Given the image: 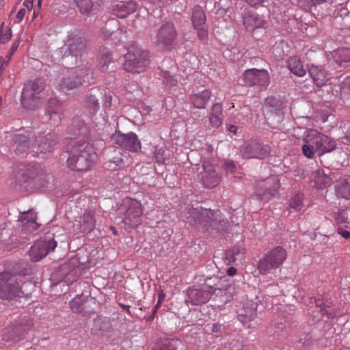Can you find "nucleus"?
Here are the masks:
<instances>
[{
    "label": "nucleus",
    "instance_id": "obj_57",
    "mask_svg": "<svg viewBox=\"0 0 350 350\" xmlns=\"http://www.w3.org/2000/svg\"><path fill=\"white\" fill-rule=\"evenodd\" d=\"M12 32L10 29H8L3 35L1 34V43L8 42L12 38Z\"/></svg>",
    "mask_w": 350,
    "mask_h": 350
},
{
    "label": "nucleus",
    "instance_id": "obj_31",
    "mask_svg": "<svg viewBox=\"0 0 350 350\" xmlns=\"http://www.w3.org/2000/svg\"><path fill=\"white\" fill-rule=\"evenodd\" d=\"M279 267L273 262L263 256L258 262V270L262 275L273 274Z\"/></svg>",
    "mask_w": 350,
    "mask_h": 350
},
{
    "label": "nucleus",
    "instance_id": "obj_46",
    "mask_svg": "<svg viewBox=\"0 0 350 350\" xmlns=\"http://www.w3.org/2000/svg\"><path fill=\"white\" fill-rule=\"evenodd\" d=\"M194 29L197 31L199 40L203 43H206L208 40V32L207 27L206 25H204L198 27H195Z\"/></svg>",
    "mask_w": 350,
    "mask_h": 350
},
{
    "label": "nucleus",
    "instance_id": "obj_44",
    "mask_svg": "<svg viewBox=\"0 0 350 350\" xmlns=\"http://www.w3.org/2000/svg\"><path fill=\"white\" fill-rule=\"evenodd\" d=\"M94 325L100 330H106L110 327L109 319L98 317L94 320Z\"/></svg>",
    "mask_w": 350,
    "mask_h": 350
},
{
    "label": "nucleus",
    "instance_id": "obj_32",
    "mask_svg": "<svg viewBox=\"0 0 350 350\" xmlns=\"http://www.w3.org/2000/svg\"><path fill=\"white\" fill-rule=\"evenodd\" d=\"M100 1L101 0H75V2L81 13L88 14L93 10L94 7L100 5L99 1Z\"/></svg>",
    "mask_w": 350,
    "mask_h": 350
},
{
    "label": "nucleus",
    "instance_id": "obj_9",
    "mask_svg": "<svg viewBox=\"0 0 350 350\" xmlns=\"http://www.w3.org/2000/svg\"><path fill=\"white\" fill-rule=\"evenodd\" d=\"M149 57V53L141 48L129 50L124 55V68L132 73L142 72L146 70L150 64Z\"/></svg>",
    "mask_w": 350,
    "mask_h": 350
},
{
    "label": "nucleus",
    "instance_id": "obj_7",
    "mask_svg": "<svg viewBox=\"0 0 350 350\" xmlns=\"http://www.w3.org/2000/svg\"><path fill=\"white\" fill-rule=\"evenodd\" d=\"M187 219L191 225H204L209 223L211 226L219 224L225 226L228 220L222 217L219 210H207L202 207L192 208L188 211Z\"/></svg>",
    "mask_w": 350,
    "mask_h": 350
},
{
    "label": "nucleus",
    "instance_id": "obj_63",
    "mask_svg": "<svg viewBox=\"0 0 350 350\" xmlns=\"http://www.w3.org/2000/svg\"><path fill=\"white\" fill-rule=\"evenodd\" d=\"M23 5L27 9H31L33 6V0H24Z\"/></svg>",
    "mask_w": 350,
    "mask_h": 350
},
{
    "label": "nucleus",
    "instance_id": "obj_13",
    "mask_svg": "<svg viewBox=\"0 0 350 350\" xmlns=\"http://www.w3.org/2000/svg\"><path fill=\"white\" fill-rule=\"evenodd\" d=\"M271 147L256 140L245 142L241 147V153L244 158L262 159L269 155Z\"/></svg>",
    "mask_w": 350,
    "mask_h": 350
},
{
    "label": "nucleus",
    "instance_id": "obj_24",
    "mask_svg": "<svg viewBox=\"0 0 350 350\" xmlns=\"http://www.w3.org/2000/svg\"><path fill=\"white\" fill-rule=\"evenodd\" d=\"M308 72L317 85L321 87L325 84L327 80V73L321 66L311 64L308 68Z\"/></svg>",
    "mask_w": 350,
    "mask_h": 350
},
{
    "label": "nucleus",
    "instance_id": "obj_19",
    "mask_svg": "<svg viewBox=\"0 0 350 350\" xmlns=\"http://www.w3.org/2000/svg\"><path fill=\"white\" fill-rule=\"evenodd\" d=\"M64 109L62 103L57 98H51L49 100L46 116L51 124L58 126L62 120Z\"/></svg>",
    "mask_w": 350,
    "mask_h": 350
},
{
    "label": "nucleus",
    "instance_id": "obj_50",
    "mask_svg": "<svg viewBox=\"0 0 350 350\" xmlns=\"http://www.w3.org/2000/svg\"><path fill=\"white\" fill-rule=\"evenodd\" d=\"M77 278V269H71L68 273L65 274L63 281L66 282L68 284H71L73 281L76 280Z\"/></svg>",
    "mask_w": 350,
    "mask_h": 350
},
{
    "label": "nucleus",
    "instance_id": "obj_21",
    "mask_svg": "<svg viewBox=\"0 0 350 350\" xmlns=\"http://www.w3.org/2000/svg\"><path fill=\"white\" fill-rule=\"evenodd\" d=\"M137 8V4L133 1H116L111 5L112 13L117 17L122 18L135 12Z\"/></svg>",
    "mask_w": 350,
    "mask_h": 350
},
{
    "label": "nucleus",
    "instance_id": "obj_35",
    "mask_svg": "<svg viewBox=\"0 0 350 350\" xmlns=\"http://www.w3.org/2000/svg\"><path fill=\"white\" fill-rule=\"evenodd\" d=\"M85 107L92 115H95L100 109L98 97L92 94L87 95L85 98Z\"/></svg>",
    "mask_w": 350,
    "mask_h": 350
},
{
    "label": "nucleus",
    "instance_id": "obj_3",
    "mask_svg": "<svg viewBox=\"0 0 350 350\" xmlns=\"http://www.w3.org/2000/svg\"><path fill=\"white\" fill-rule=\"evenodd\" d=\"M303 142L302 152L308 159H312L315 152L322 156L336 148L334 139L315 129L308 130Z\"/></svg>",
    "mask_w": 350,
    "mask_h": 350
},
{
    "label": "nucleus",
    "instance_id": "obj_10",
    "mask_svg": "<svg viewBox=\"0 0 350 350\" xmlns=\"http://www.w3.org/2000/svg\"><path fill=\"white\" fill-rule=\"evenodd\" d=\"M230 290L228 285L221 286L219 284L211 286L204 284L200 288H190L187 291L188 298L186 301L191 303L192 305H200L207 302L211 297L213 293H216L217 291L219 292L228 291Z\"/></svg>",
    "mask_w": 350,
    "mask_h": 350
},
{
    "label": "nucleus",
    "instance_id": "obj_58",
    "mask_svg": "<svg viewBox=\"0 0 350 350\" xmlns=\"http://www.w3.org/2000/svg\"><path fill=\"white\" fill-rule=\"evenodd\" d=\"M338 234L342 235V237H344L345 239H350V232H349L346 230H343L341 228L338 227Z\"/></svg>",
    "mask_w": 350,
    "mask_h": 350
},
{
    "label": "nucleus",
    "instance_id": "obj_17",
    "mask_svg": "<svg viewBox=\"0 0 350 350\" xmlns=\"http://www.w3.org/2000/svg\"><path fill=\"white\" fill-rule=\"evenodd\" d=\"M243 80L244 83L248 86L266 87L269 83V76L265 70L249 69L244 72Z\"/></svg>",
    "mask_w": 350,
    "mask_h": 350
},
{
    "label": "nucleus",
    "instance_id": "obj_8",
    "mask_svg": "<svg viewBox=\"0 0 350 350\" xmlns=\"http://www.w3.org/2000/svg\"><path fill=\"white\" fill-rule=\"evenodd\" d=\"M45 87L43 79H36L25 83L21 94V104L28 109H34L40 103V93Z\"/></svg>",
    "mask_w": 350,
    "mask_h": 350
},
{
    "label": "nucleus",
    "instance_id": "obj_29",
    "mask_svg": "<svg viewBox=\"0 0 350 350\" xmlns=\"http://www.w3.org/2000/svg\"><path fill=\"white\" fill-rule=\"evenodd\" d=\"M209 122L214 128H218L222 123V107L219 103L213 105L209 113Z\"/></svg>",
    "mask_w": 350,
    "mask_h": 350
},
{
    "label": "nucleus",
    "instance_id": "obj_64",
    "mask_svg": "<svg viewBox=\"0 0 350 350\" xmlns=\"http://www.w3.org/2000/svg\"><path fill=\"white\" fill-rule=\"evenodd\" d=\"M228 130L232 133H236L237 130V126L235 125H228Z\"/></svg>",
    "mask_w": 350,
    "mask_h": 350
},
{
    "label": "nucleus",
    "instance_id": "obj_11",
    "mask_svg": "<svg viewBox=\"0 0 350 350\" xmlns=\"http://www.w3.org/2000/svg\"><path fill=\"white\" fill-rule=\"evenodd\" d=\"M18 275L8 272L1 273V299L14 300L22 291L18 282Z\"/></svg>",
    "mask_w": 350,
    "mask_h": 350
},
{
    "label": "nucleus",
    "instance_id": "obj_34",
    "mask_svg": "<svg viewBox=\"0 0 350 350\" xmlns=\"http://www.w3.org/2000/svg\"><path fill=\"white\" fill-rule=\"evenodd\" d=\"M256 304L252 303L243 306V312L239 314V317L240 321H249L253 320L256 317Z\"/></svg>",
    "mask_w": 350,
    "mask_h": 350
},
{
    "label": "nucleus",
    "instance_id": "obj_38",
    "mask_svg": "<svg viewBox=\"0 0 350 350\" xmlns=\"http://www.w3.org/2000/svg\"><path fill=\"white\" fill-rule=\"evenodd\" d=\"M159 76L166 87L172 88L178 84L177 77L170 71L161 70Z\"/></svg>",
    "mask_w": 350,
    "mask_h": 350
},
{
    "label": "nucleus",
    "instance_id": "obj_60",
    "mask_svg": "<svg viewBox=\"0 0 350 350\" xmlns=\"http://www.w3.org/2000/svg\"><path fill=\"white\" fill-rule=\"evenodd\" d=\"M26 10L25 8H21L17 13L16 17L19 21H22L25 15Z\"/></svg>",
    "mask_w": 350,
    "mask_h": 350
},
{
    "label": "nucleus",
    "instance_id": "obj_51",
    "mask_svg": "<svg viewBox=\"0 0 350 350\" xmlns=\"http://www.w3.org/2000/svg\"><path fill=\"white\" fill-rule=\"evenodd\" d=\"M159 347H156L154 350H158ZM160 350H176V347L174 345V341H170L168 340H165L161 342V345L159 347Z\"/></svg>",
    "mask_w": 350,
    "mask_h": 350
},
{
    "label": "nucleus",
    "instance_id": "obj_12",
    "mask_svg": "<svg viewBox=\"0 0 350 350\" xmlns=\"http://www.w3.org/2000/svg\"><path fill=\"white\" fill-rule=\"evenodd\" d=\"M111 141L112 144L133 152H139L142 148L139 139L137 135L133 132L124 134L120 131H116L111 135Z\"/></svg>",
    "mask_w": 350,
    "mask_h": 350
},
{
    "label": "nucleus",
    "instance_id": "obj_18",
    "mask_svg": "<svg viewBox=\"0 0 350 350\" xmlns=\"http://www.w3.org/2000/svg\"><path fill=\"white\" fill-rule=\"evenodd\" d=\"M201 176L204 185L207 188L215 187L221 180V175L217 171L216 167L209 161L203 163V172L201 173Z\"/></svg>",
    "mask_w": 350,
    "mask_h": 350
},
{
    "label": "nucleus",
    "instance_id": "obj_42",
    "mask_svg": "<svg viewBox=\"0 0 350 350\" xmlns=\"http://www.w3.org/2000/svg\"><path fill=\"white\" fill-rule=\"evenodd\" d=\"M38 224L34 221V216L31 214L30 220L21 224L22 230L27 232H33L38 228Z\"/></svg>",
    "mask_w": 350,
    "mask_h": 350
},
{
    "label": "nucleus",
    "instance_id": "obj_53",
    "mask_svg": "<svg viewBox=\"0 0 350 350\" xmlns=\"http://www.w3.org/2000/svg\"><path fill=\"white\" fill-rule=\"evenodd\" d=\"M221 325L218 323H214L206 325V330L211 334L219 332L221 330Z\"/></svg>",
    "mask_w": 350,
    "mask_h": 350
},
{
    "label": "nucleus",
    "instance_id": "obj_37",
    "mask_svg": "<svg viewBox=\"0 0 350 350\" xmlns=\"http://www.w3.org/2000/svg\"><path fill=\"white\" fill-rule=\"evenodd\" d=\"M245 250L238 246L233 247L226 252V258L229 263L241 260L244 255Z\"/></svg>",
    "mask_w": 350,
    "mask_h": 350
},
{
    "label": "nucleus",
    "instance_id": "obj_56",
    "mask_svg": "<svg viewBox=\"0 0 350 350\" xmlns=\"http://www.w3.org/2000/svg\"><path fill=\"white\" fill-rule=\"evenodd\" d=\"M70 308L75 312H79L82 310V305L78 303V300L75 299L70 302Z\"/></svg>",
    "mask_w": 350,
    "mask_h": 350
},
{
    "label": "nucleus",
    "instance_id": "obj_5",
    "mask_svg": "<svg viewBox=\"0 0 350 350\" xmlns=\"http://www.w3.org/2000/svg\"><path fill=\"white\" fill-rule=\"evenodd\" d=\"M63 57L75 58V64L79 67L85 62L84 55L87 52L85 40L74 33H68L64 40V45L61 47Z\"/></svg>",
    "mask_w": 350,
    "mask_h": 350
},
{
    "label": "nucleus",
    "instance_id": "obj_23",
    "mask_svg": "<svg viewBox=\"0 0 350 350\" xmlns=\"http://www.w3.org/2000/svg\"><path fill=\"white\" fill-rule=\"evenodd\" d=\"M243 25L249 31H254L258 28H265L266 22L258 15L251 12H245L243 16Z\"/></svg>",
    "mask_w": 350,
    "mask_h": 350
},
{
    "label": "nucleus",
    "instance_id": "obj_39",
    "mask_svg": "<svg viewBox=\"0 0 350 350\" xmlns=\"http://www.w3.org/2000/svg\"><path fill=\"white\" fill-rule=\"evenodd\" d=\"M336 62L340 66L347 68L350 66V49L342 48L337 52Z\"/></svg>",
    "mask_w": 350,
    "mask_h": 350
},
{
    "label": "nucleus",
    "instance_id": "obj_2",
    "mask_svg": "<svg viewBox=\"0 0 350 350\" xmlns=\"http://www.w3.org/2000/svg\"><path fill=\"white\" fill-rule=\"evenodd\" d=\"M13 140L16 145L17 154L25 152L29 149L31 152L38 154L46 153L52 150L53 146L57 144L58 137L54 133L49 131H37L32 134L27 131L26 134H16L13 136Z\"/></svg>",
    "mask_w": 350,
    "mask_h": 350
},
{
    "label": "nucleus",
    "instance_id": "obj_27",
    "mask_svg": "<svg viewBox=\"0 0 350 350\" xmlns=\"http://www.w3.org/2000/svg\"><path fill=\"white\" fill-rule=\"evenodd\" d=\"M312 180L316 188L323 189L332 184V178L323 170L319 169L313 173Z\"/></svg>",
    "mask_w": 350,
    "mask_h": 350
},
{
    "label": "nucleus",
    "instance_id": "obj_36",
    "mask_svg": "<svg viewBox=\"0 0 350 350\" xmlns=\"http://www.w3.org/2000/svg\"><path fill=\"white\" fill-rule=\"evenodd\" d=\"M191 19L194 28L205 25L206 16L200 6L193 8Z\"/></svg>",
    "mask_w": 350,
    "mask_h": 350
},
{
    "label": "nucleus",
    "instance_id": "obj_59",
    "mask_svg": "<svg viewBox=\"0 0 350 350\" xmlns=\"http://www.w3.org/2000/svg\"><path fill=\"white\" fill-rule=\"evenodd\" d=\"M164 297H165V295L163 293H161L159 295V299H158V301H157V303L154 307V308L153 309V313L156 312L157 310V308L159 307V306L161 304V302L163 301L164 299Z\"/></svg>",
    "mask_w": 350,
    "mask_h": 350
},
{
    "label": "nucleus",
    "instance_id": "obj_62",
    "mask_svg": "<svg viewBox=\"0 0 350 350\" xmlns=\"http://www.w3.org/2000/svg\"><path fill=\"white\" fill-rule=\"evenodd\" d=\"M227 273L230 276H233L237 273V269L235 267H231L227 269Z\"/></svg>",
    "mask_w": 350,
    "mask_h": 350
},
{
    "label": "nucleus",
    "instance_id": "obj_33",
    "mask_svg": "<svg viewBox=\"0 0 350 350\" xmlns=\"http://www.w3.org/2000/svg\"><path fill=\"white\" fill-rule=\"evenodd\" d=\"M95 227V218L94 213L90 211H86L83 216L81 221V230L83 232H90Z\"/></svg>",
    "mask_w": 350,
    "mask_h": 350
},
{
    "label": "nucleus",
    "instance_id": "obj_16",
    "mask_svg": "<svg viewBox=\"0 0 350 350\" xmlns=\"http://www.w3.org/2000/svg\"><path fill=\"white\" fill-rule=\"evenodd\" d=\"M57 243L53 239L38 241L31 247L29 251L31 260L34 262L40 261L50 252L53 251Z\"/></svg>",
    "mask_w": 350,
    "mask_h": 350
},
{
    "label": "nucleus",
    "instance_id": "obj_26",
    "mask_svg": "<svg viewBox=\"0 0 350 350\" xmlns=\"http://www.w3.org/2000/svg\"><path fill=\"white\" fill-rule=\"evenodd\" d=\"M211 92L208 90H204L198 93L190 95V100L196 108L203 109L210 100Z\"/></svg>",
    "mask_w": 350,
    "mask_h": 350
},
{
    "label": "nucleus",
    "instance_id": "obj_20",
    "mask_svg": "<svg viewBox=\"0 0 350 350\" xmlns=\"http://www.w3.org/2000/svg\"><path fill=\"white\" fill-rule=\"evenodd\" d=\"M315 303L316 306L321 313L322 318L334 319L340 315L332 301L327 297L319 295L315 299Z\"/></svg>",
    "mask_w": 350,
    "mask_h": 350
},
{
    "label": "nucleus",
    "instance_id": "obj_41",
    "mask_svg": "<svg viewBox=\"0 0 350 350\" xmlns=\"http://www.w3.org/2000/svg\"><path fill=\"white\" fill-rule=\"evenodd\" d=\"M334 218L336 224L339 226L347 228L350 224V221L348 218V213L345 209H341L335 213Z\"/></svg>",
    "mask_w": 350,
    "mask_h": 350
},
{
    "label": "nucleus",
    "instance_id": "obj_1",
    "mask_svg": "<svg viewBox=\"0 0 350 350\" xmlns=\"http://www.w3.org/2000/svg\"><path fill=\"white\" fill-rule=\"evenodd\" d=\"M75 124L79 126L74 131L77 137L71 139L67 163L69 168L73 171L85 172L92 166L96 158V152L93 146L88 142V130L84 122L77 118L73 120V124Z\"/></svg>",
    "mask_w": 350,
    "mask_h": 350
},
{
    "label": "nucleus",
    "instance_id": "obj_43",
    "mask_svg": "<svg viewBox=\"0 0 350 350\" xmlns=\"http://www.w3.org/2000/svg\"><path fill=\"white\" fill-rule=\"evenodd\" d=\"M154 157L156 161L159 163H164L169 157V154L166 152V150L163 148H156Z\"/></svg>",
    "mask_w": 350,
    "mask_h": 350
},
{
    "label": "nucleus",
    "instance_id": "obj_28",
    "mask_svg": "<svg viewBox=\"0 0 350 350\" xmlns=\"http://www.w3.org/2000/svg\"><path fill=\"white\" fill-rule=\"evenodd\" d=\"M264 256L280 267L286 258V252L282 247L277 246Z\"/></svg>",
    "mask_w": 350,
    "mask_h": 350
},
{
    "label": "nucleus",
    "instance_id": "obj_49",
    "mask_svg": "<svg viewBox=\"0 0 350 350\" xmlns=\"http://www.w3.org/2000/svg\"><path fill=\"white\" fill-rule=\"evenodd\" d=\"M118 157H114L113 159L109 160L106 164L109 167H112V165H115V167L112 170H116V167H120L124 162L122 155L120 153Z\"/></svg>",
    "mask_w": 350,
    "mask_h": 350
},
{
    "label": "nucleus",
    "instance_id": "obj_6",
    "mask_svg": "<svg viewBox=\"0 0 350 350\" xmlns=\"http://www.w3.org/2000/svg\"><path fill=\"white\" fill-rule=\"evenodd\" d=\"M118 212L125 228L137 227L140 224L143 215L141 203L129 198L123 200Z\"/></svg>",
    "mask_w": 350,
    "mask_h": 350
},
{
    "label": "nucleus",
    "instance_id": "obj_45",
    "mask_svg": "<svg viewBox=\"0 0 350 350\" xmlns=\"http://www.w3.org/2000/svg\"><path fill=\"white\" fill-rule=\"evenodd\" d=\"M304 196L301 193H298L295 196H294L291 202H290V207L291 208H293L296 211H299L301 210L302 206V200H303Z\"/></svg>",
    "mask_w": 350,
    "mask_h": 350
},
{
    "label": "nucleus",
    "instance_id": "obj_55",
    "mask_svg": "<svg viewBox=\"0 0 350 350\" xmlns=\"http://www.w3.org/2000/svg\"><path fill=\"white\" fill-rule=\"evenodd\" d=\"M341 89L344 92H350V77H347L342 80Z\"/></svg>",
    "mask_w": 350,
    "mask_h": 350
},
{
    "label": "nucleus",
    "instance_id": "obj_48",
    "mask_svg": "<svg viewBox=\"0 0 350 350\" xmlns=\"http://www.w3.org/2000/svg\"><path fill=\"white\" fill-rule=\"evenodd\" d=\"M224 170L227 174H231L234 175V177L239 178V176H237L236 172L238 170L237 166L235 165V163L233 161H227L225 163L224 165Z\"/></svg>",
    "mask_w": 350,
    "mask_h": 350
},
{
    "label": "nucleus",
    "instance_id": "obj_47",
    "mask_svg": "<svg viewBox=\"0 0 350 350\" xmlns=\"http://www.w3.org/2000/svg\"><path fill=\"white\" fill-rule=\"evenodd\" d=\"M21 330H23L24 332H27V329L25 327V328H23L21 325H18V326H16L14 327L12 332V335L10 337H3V340H5L6 341H8L10 340H20L22 338V336L18 334V332L21 331Z\"/></svg>",
    "mask_w": 350,
    "mask_h": 350
},
{
    "label": "nucleus",
    "instance_id": "obj_14",
    "mask_svg": "<svg viewBox=\"0 0 350 350\" xmlns=\"http://www.w3.org/2000/svg\"><path fill=\"white\" fill-rule=\"evenodd\" d=\"M79 69H69L66 73L59 79L57 87L59 90L67 93L70 90L78 88L83 82Z\"/></svg>",
    "mask_w": 350,
    "mask_h": 350
},
{
    "label": "nucleus",
    "instance_id": "obj_15",
    "mask_svg": "<svg viewBox=\"0 0 350 350\" xmlns=\"http://www.w3.org/2000/svg\"><path fill=\"white\" fill-rule=\"evenodd\" d=\"M280 183L275 176H271L265 180L258 182L256 194L261 200L269 201L278 193Z\"/></svg>",
    "mask_w": 350,
    "mask_h": 350
},
{
    "label": "nucleus",
    "instance_id": "obj_22",
    "mask_svg": "<svg viewBox=\"0 0 350 350\" xmlns=\"http://www.w3.org/2000/svg\"><path fill=\"white\" fill-rule=\"evenodd\" d=\"M37 174V169L30 163H22L16 167L15 176L19 183H27L34 178Z\"/></svg>",
    "mask_w": 350,
    "mask_h": 350
},
{
    "label": "nucleus",
    "instance_id": "obj_25",
    "mask_svg": "<svg viewBox=\"0 0 350 350\" xmlns=\"http://www.w3.org/2000/svg\"><path fill=\"white\" fill-rule=\"evenodd\" d=\"M334 189L338 198L345 200L350 199V177L340 179L335 182Z\"/></svg>",
    "mask_w": 350,
    "mask_h": 350
},
{
    "label": "nucleus",
    "instance_id": "obj_54",
    "mask_svg": "<svg viewBox=\"0 0 350 350\" xmlns=\"http://www.w3.org/2000/svg\"><path fill=\"white\" fill-rule=\"evenodd\" d=\"M31 214L34 216V221L36 220V214L35 212L32 211H29L27 213H24L20 217V222L21 224L25 223V221H27L30 220Z\"/></svg>",
    "mask_w": 350,
    "mask_h": 350
},
{
    "label": "nucleus",
    "instance_id": "obj_40",
    "mask_svg": "<svg viewBox=\"0 0 350 350\" xmlns=\"http://www.w3.org/2000/svg\"><path fill=\"white\" fill-rule=\"evenodd\" d=\"M99 62L98 66L102 70H105L107 68V65L111 61V54L108 49L103 48L99 51Z\"/></svg>",
    "mask_w": 350,
    "mask_h": 350
},
{
    "label": "nucleus",
    "instance_id": "obj_30",
    "mask_svg": "<svg viewBox=\"0 0 350 350\" xmlns=\"http://www.w3.org/2000/svg\"><path fill=\"white\" fill-rule=\"evenodd\" d=\"M287 67L291 72L297 77H303L306 75V70L304 68L303 64L299 58L293 56L287 61Z\"/></svg>",
    "mask_w": 350,
    "mask_h": 350
},
{
    "label": "nucleus",
    "instance_id": "obj_61",
    "mask_svg": "<svg viewBox=\"0 0 350 350\" xmlns=\"http://www.w3.org/2000/svg\"><path fill=\"white\" fill-rule=\"evenodd\" d=\"M245 1L251 6H256L257 5L262 3L265 0H245Z\"/></svg>",
    "mask_w": 350,
    "mask_h": 350
},
{
    "label": "nucleus",
    "instance_id": "obj_52",
    "mask_svg": "<svg viewBox=\"0 0 350 350\" xmlns=\"http://www.w3.org/2000/svg\"><path fill=\"white\" fill-rule=\"evenodd\" d=\"M18 45H19V43L17 41L13 43V44L12 45L10 49L8 51V54L5 56V57L7 59V61H6V62H3V63L1 64V68L4 65H5V66L8 65V64L9 61L10 60L12 55L17 50V49L18 47Z\"/></svg>",
    "mask_w": 350,
    "mask_h": 350
},
{
    "label": "nucleus",
    "instance_id": "obj_4",
    "mask_svg": "<svg viewBox=\"0 0 350 350\" xmlns=\"http://www.w3.org/2000/svg\"><path fill=\"white\" fill-rule=\"evenodd\" d=\"M178 33L174 23L163 22L151 36V42L162 51H171L178 45Z\"/></svg>",
    "mask_w": 350,
    "mask_h": 350
}]
</instances>
